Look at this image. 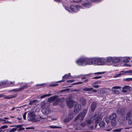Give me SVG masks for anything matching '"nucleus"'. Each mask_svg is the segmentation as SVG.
Masks as SVG:
<instances>
[{"label": "nucleus", "instance_id": "f257e3e1", "mask_svg": "<svg viewBox=\"0 0 132 132\" xmlns=\"http://www.w3.org/2000/svg\"><path fill=\"white\" fill-rule=\"evenodd\" d=\"M76 62L77 64L80 66L90 64V59L86 57L80 58Z\"/></svg>", "mask_w": 132, "mask_h": 132}, {"label": "nucleus", "instance_id": "f03ea898", "mask_svg": "<svg viewBox=\"0 0 132 132\" xmlns=\"http://www.w3.org/2000/svg\"><path fill=\"white\" fill-rule=\"evenodd\" d=\"M102 117L101 115L98 113V112L96 113L94 117H93V119L95 120V123H98L102 120Z\"/></svg>", "mask_w": 132, "mask_h": 132}, {"label": "nucleus", "instance_id": "7ed1b4c3", "mask_svg": "<svg viewBox=\"0 0 132 132\" xmlns=\"http://www.w3.org/2000/svg\"><path fill=\"white\" fill-rule=\"evenodd\" d=\"M87 112V110L86 109L84 110L82 112L78 114L77 116L75 119V120L79 119L81 120L83 119V118L85 117Z\"/></svg>", "mask_w": 132, "mask_h": 132}, {"label": "nucleus", "instance_id": "20e7f679", "mask_svg": "<svg viewBox=\"0 0 132 132\" xmlns=\"http://www.w3.org/2000/svg\"><path fill=\"white\" fill-rule=\"evenodd\" d=\"M43 104H42V106L43 107V108L42 110V113L44 114L47 115L50 114L51 113V111L50 110L49 108L48 107L46 108L45 106V105L43 107V106L45 105V104L44 103H43Z\"/></svg>", "mask_w": 132, "mask_h": 132}, {"label": "nucleus", "instance_id": "39448f33", "mask_svg": "<svg viewBox=\"0 0 132 132\" xmlns=\"http://www.w3.org/2000/svg\"><path fill=\"white\" fill-rule=\"evenodd\" d=\"M27 87V84L26 83L23 86L17 89H13L11 90H9V92H18L26 88Z\"/></svg>", "mask_w": 132, "mask_h": 132}, {"label": "nucleus", "instance_id": "423d86ee", "mask_svg": "<svg viewBox=\"0 0 132 132\" xmlns=\"http://www.w3.org/2000/svg\"><path fill=\"white\" fill-rule=\"evenodd\" d=\"M28 120L33 121L36 117L35 113L34 111H31L28 114Z\"/></svg>", "mask_w": 132, "mask_h": 132}, {"label": "nucleus", "instance_id": "0eeeda50", "mask_svg": "<svg viewBox=\"0 0 132 132\" xmlns=\"http://www.w3.org/2000/svg\"><path fill=\"white\" fill-rule=\"evenodd\" d=\"M73 117V116L72 112H70L68 116L64 119V122H68L70 120L72 119Z\"/></svg>", "mask_w": 132, "mask_h": 132}, {"label": "nucleus", "instance_id": "6e6552de", "mask_svg": "<svg viewBox=\"0 0 132 132\" xmlns=\"http://www.w3.org/2000/svg\"><path fill=\"white\" fill-rule=\"evenodd\" d=\"M97 65H103L106 63V60L104 58H97Z\"/></svg>", "mask_w": 132, "mask_h": 132}, {"label": "nucleus", "instance_id": "1a4fd4ad", "mask_svg": "<svg viewBox=\"0 0 132 132\" xmlns=\"http://www.w3.org/2000/svg\"><path fill=\"white\" fill-rule=\"evenodd\" d=\"M65 10L69 12H71L70 10L72 12H76L77 11V10L75 8V6L73 5H70L69 7L65 6Z\"/></svg>", "mask_w": 132, "mask_h": 132}, {"label": "nucleus", "instance_id": "9d476101", "mask_svg": "<svg viewBox=\"0 0 132 132\" xmlns=\"http://www.w3.org/2000/svg\"><path fill=\"white\" fill-rule=\"evenodd\" d=\"M81 108V105L76 103L74 108V112L75 113H78L80 111Z\"/></svg>", "mask_w": 132, "mask_h": 132}, {"label": "nucleus", "instance_id": "9b49d317", "mask_svg": "<svg viewBox=\"0 0 132 132\" xmlns=\"http://www.w3.org/2000/svg\"><path fill=\"white\" fill-rule=\"evenodd\" d=\"M132 90V88L129 86H125L122 88V91L126 93L129 91Z\"/></svg>", "mask_w": 132, "mask_h": 132}, {"label": "nucleus", "instance_id": "f8f14e48", "mask_svg": "<svg viewBox=\"0 0 132 132\" xmlns=\"http://www.w3.org/2000/svg\"><path fill=\"white\" fill-rule=\"evenodd\" d=\"M76 103L75 102L73 101H69L67 102V106L70 108H72L73 105Z\"/></svg>", "mask_w": 132, "mask_h": 132}, {"label": "nucleus", "instance_id": "ddd939ff", "mask_svg": "<svg viewBox=\"0 0 132 132\" xmlns=\"http://www.w3.org/2000/svg\"><path fill=\"white\" fill-rule=\"evenodd\" d=\"M17 96L16 94H15L13 95H4V98L7 99H10L12 98L16 97Z\"/></svg>", "mask_w": 132, "mask_h": 132}, {"label": "nucleus", "instance_id": "4468645a", "mask_svg": "<svg viewBox=\"0 0 132 132\" xmlns=\"http://www.w3.org/2000/svg\"><path fill=\"white\" fill-rule=\"evenodd\" d=\"M122 60L120 58L114 57H112V62L113 63H117L120 62Z\"/></svg>", "mask_w": 132, "mask_h": 132}, {"label": "nucleus", "instance_id": "2eb2a0df", "mask_svg": "<svg viewBox=\"0 0 132 132\" xmlns=\"http://www.w3.org/2000/svg\"><path fill=\"white\" fill-rule=\"evenodd\" d=\"M117 117V115L116 114L114 113H112L109 117V119L112 120L116 119Z\"/></svg>", "mask_w": 132, "mask_h": 132}, {"label": "nucleus", "instance_id": "dca6fc26", "mask_svg": "<svg viewBox=\"0 0 132 132\" xmlns=\"http://www.w3.org/2000/svg\"><path fill=\"white\" fill-rule=\"evenodd\" d=\"M97 58H91V64H95L97 65Z\"/></svg>", "mask_w": 132, "mask_h": 132}, {"label": "nucleus", "instance_id": "f3484780", "mask_svg": "<svg viewBox=\"0 0 132 132\" xmlns=\"http://www.w3.org/2000/svg\"><path fill=\"white\" fill-rule=\"evenodd\" d=\"M82 6L88 8L90 7L91 6V3L88 2L84 3L81 4Z\"/></svg>", "mask_w": 132, "mask_h": 132}, {"label": "nucleus", "instance_id": "a211bd4d", "mask_svg": "<svg viewBox=\"0 0 132 132\" xmlns=\"http://www.w3.org/2000/svg\"><path fill=\"white\" fill-rule=\"evenodd\" d=\"M86 121L87 122V123L85 122L81 123V125L82 127H84L86 126L91 123V120L90 119H89L88 120H87Z\"/></svg>", "mask_w": 132, "mask_h": 132}, {"label": "nucleus", "instance_id": "6ab92c4d", "mask_svg": "<svg viewBox=\"0 0 132 132\" xmlns=\"http://www.w3.org/2000/svg\"><path fill=\"white\" fill-rule=\"evenodd\" d=\"M96 107V103L95 102H93L91 104V111H93Z\"/></svg>", "mask_w": 132, "mask_h": 132}, {"label": "nucleus", "instance_id": "aec40b11", "mask_svg": "<svg viewBox=\"0 0 132 132\" xmlns=\"http://www.w3.org/2000/svg\"><path fill=\"white\" fill-rule=\"evenodd\" d=\"M22 125H16L15 126V127L17 129V128H19V129L18 130V131H19L20 130H23L24 129V128H21Z\"/></svg>", "mask_w": 132, "mask_h": 132}, {"label": "nucleus", "instance_id": "412c9836", "mask_svg": "<svg viewBox=\"0 0 132 132\" xmlns=\"http://www.w3.org/2000/svg\"><path fill=\"white\" fill-rule=\"evenodd\" d=\"M58 96L56 95L53 97H51L48 99V101L49 102H51L54 100H55L57 98Z\"/></svg>", "mask_w": 132, "mask_h": 132}, {"label": "nucleus", "instance_id": "4be33fe9", "mask_svg": "<svg viewBox=\"0 0 132 132\" xmlns=\"http://www.w3.org/2000/svg\"><path fill=\"white\" fill-rule=\"evenodd\" d=\"M55 100L56 101L53 103L54 105H56L57 104H59V103L61 101V100L60 98H57Z\"/></svg>", "mask_w": 132, "mask_h": 132}, {"label": "nucleus", "instance_id": "5701e85b", "mask_svg": "<svg viewBox=\"0 0 132 132\" xmlns=\"http://www.w3.org/2000/svg\"><path fill=\"white\" fill-rule=\"evenodd\" d=\"M105 59L106 60V62H110L111 61H112V57H108L105 58Z\"/></svg>", "mask_w": 132, "mask_h": 132}, {"label": "nucleus", "instance_id": "b1692460", "mask_svg": "<svg viewBox=\"0 0 132 132\" xmlns=\"http://www.w3.org/2000/svg\"><path fill=\"white\" fill-rule=\"evenodd\" d=\"M130 59L129 57H124L123 60L122 59H121L122 60L121 61H122L124 62L127 63L129 62V60Z\"/></svg>", "mask_w": 132, "mask_h": 132}, {"label": "nucleus", "instance_id": "393cba45", "mask_svg": "<svg viewBox=\"0 0 132 132\" xmlns=\"http://www.w3.org/2000/svg\"><path fill=\"white\" fill-rule=\"evenodd\" d=\"M37 100H34L32 101H30L29 104L30 105H34L35 104H36L37 103Z\"/></svg>", "mask_w": 132, "mask_h": 132}, {"label": "nucleus", "instance_id": "a878e982", "mask_svg": "<svg viewBox=\"0 0 132 132\" xmlns=\"http://www.w3.org/2000/svg\"><path fill=\"white\" fill-rule=\"evenodd\" d=\"M124 71H122L120 72H121V73H119V74H117L116 75L114 76V78L118 77H120V76H121L122 75H124L123 72H124Z\"/></svg>", "mask_w": 132, "mask_h": 132}, {"label": "nucleus", "instance_id": "bb28decb", "mask_svg": "<svg viewBox=\"0 0 132 132\" xmlns=\"http://www.w3.org/2000/svg\"><path fill=\"white\" fill-rule=\"evenodd\" d=\"M75 9L77 10V12L78 11H79V9H81L82 8V7L80 6L79 5H76L75 6Z\"/></svg>", "mask_w": 132, "mask_h": 132}, {"label": "nucleus", "instance_id": "cd10ccee", "mask_svg": "<svg viewBox=\"0 0 132 132\" xmlns=\"http://www.w3.org/2000/svg\"><path fill=\"white\" fill-rule=\"evenodd\" d=\"M132 115V113L131 114V112L130 111L127 112L126 114V118L127 119V118H129V119L130 117Z\"/></svg>", "mask_w": 132, "mask_h": 132}, {"label": "nucleus", "instance_id": "c85d7f7f", "mask_svg": "<svg viewBox=\"0 0 132 132\" xmlns=\"http://www.w3.org/2000/svg\"><path fill=\"white\" fill-rule=\"evenodd\" d=\"M111 123L112 125L113 126H115L116 125V119H114L111 121Z\"/></svg>", "mask_w": 132, "mask_h": 132}, {"label": "nucleus", "instance_id": "c756f323", "mask_svg": "<svg viewBox=\"0 0 132 132\" xmlns=\"http://www.w3.org/2000/svg\"><path fill=\"white\" fill-rule=\"evenodd\" d=\"M105 125V123L104 121H102L99 124V125L100 127H103Z\"/></svg>", "mask_w": 132, "mask_h": 132}, {"label": "nucleus", "instance_id": "7c9ffc66", "mask_svg": "<svg viewBox=\"0 0 132 132\" xmlns=\"http://www.w3.org/2000/svg\"><path fill=\"white\" fill-rule=\"evenodd\" d=\"M70 76V73H69L68 75L66 74L64 76H63L62 78L63 79H66L68 78Z\"/></svg>", "mask_w": 132, "mask_h": 132}, {"label": "nucleus", "instance_id": "2f4dec72", "mask_svg": "<svg viewBox=\"0 0 132 132\" xmlns=\"http://www.w3.org/2000/svg\"><path fill=\"white\" fill-rule=\"evenodd\" d=\"M125 110V109L124 108H120L118 110V111L120 113H122Z\"/></svg>", "mask_w": 132, "mask_h": 132}, {"label": "nucleus", "instance_id": "473e14b6", "mask_svg": "<svg viewBox=\"0 0 132 132\" xmlns=\"http://www.w3.org/2000/svg\"><path fill=\"white\" fill-rule=\"evenodd\" d=\"M123 128H120L118 129H115L113 130V132H120L121 130L123 129Z\"/></svg>", "mask_w": 132, "mask_h": 132}, {"label": "nucleus", "instance_id": "72a5a7b5", "mask_svg": "<svg viewBox=\"0 0 132 132\" xmlns=\"http://www.w3.org/2000/svg\"><path fill=\"white\" fill-rule=\"evenodd\" d=\"M123 73L124 75L127 74V73H129L130 74H130H131V73L132 72V70H128L126 71H124L123 72Z\"/></svg>", "mask_w": 132, "mask_h": 132}, {"label": "nucleus", "instance_id": "f704fd0d", "mask_svg": "<svg viewBox=\"0 0 132 132\" xmlns=\"http://www.w3.org/2000/svg\"><path fill=\"white\" fill-rule=\"evenodd\" d=\"M105 72H97L95 73H93L92 74H97V75H101L103 74Z\"/></svg>", "mask_w": 132, "mask_h": 132}, {"label": "nucleus", "instance_id": "c9c22d12", "mask_svg": "<svg viewBox=\"0 0 132 132\" xmlns=\"http://www.w3.org/2000/svg\"><path fill=\"white\" fill-rule=\"evenodd\" d=\"M7 80H4L3 81L0 82V86L5 84L7 83Z\"/></svg>", "mask_w": 132, "mask_h": 132}, {"label": "nucleus", "instance_id": "e433bc0d", "mask_svg": "<svg viewBox=\"0 0 132 132\" xmlns=\"http://www.w3.org/2000/svg\"><path fill=\"white\" fill-rule=\"evenodd\" d=\"M128 123L130 124H132V115L130 117L128 121Z\"/></svg>", "mask_w": 132, "mask_h": 132}, {"label": "nucleus", "instance_id": "4c0bfd02", "mask_svg": "<svg viewBox=\"0 0 132 132\" xmlns=\"http://www.w3.org/2000/svg\"><path fill=\"white\" fill-rule=\"evenodd\" d=\"M51 95V94H48L46 95H43L41 96L40 97V98H43L46 96H50Z\"/></svg>", "mask_w": 132, "mask_h": 132}, {"label": "nucleus", "instance_id": "58836bf2", "mask_svg": "<svg viewBox=\"0 0 132 132\" xmlns=\"http://www.w3.org/2000/svg\"><path fill=\"white\" fill-rule=\"evenodd\" d=\"M95 84H94L93 83L92 84V85L95 88H98L100 87L99 85H95Z\"/></svg>", "mask_w": 132, "mask_h": 132}, {"label": "nucleus", "instance_id": "ea45409f", "mask_svg": "<svg viewBox=\"0 0 132 132\" xmlns=\"http://www.w3.org/2000/svg\"><path fill=\"white\" fill-rule=\"evenodd\" d=\"M17 130L16 128L15 127V128H14L11 129L9 131V132H15Z\"/></svg>", "mask_w": 132, "mask_h": 132}, {"label": "nucleus", "instance_id": "a19ab883", "mask_svg": "<svg viewBox=\"0 0 132 132\" xmlns=\"http://www.w3.org/2000/svg\"><path fill=\"white\" fill-rule=\"evenodd\" d=\"M123 80L125 81H130L132 80V78H125L123 79Z\"/></svg>", "mask_w": 132, "mask_h": 132}, {"label": "nucleus", "instance_id": "79ce46f5", "mask_svg": "<svg viewBox=\"0 0 132 132\" xmlns=\"http://www.w3.org/2000/svg\"><path fill=\"white\" fill-rule=\"evenodd\" d=\"M8 127V126L7 125H4V126H1L0 128V129H4L7 128Z\"/></svg>", "mask_w": 132, "mask_h": 132}, {"label": "nucleus", "instance_id": "37998d69", "mask_svg": "<svg viewBox=\"0 0 132 132\" xmlns=\"http://www.w3.org/2000/svg\"><path fill=\"white\" fill-rule=\"evenodd\" d=\"M82 90L86 91H91V88H86L83 89Z\"/></svg>", "mask_w": 132, "mask_h": 132}, {"label": "nucleus", "instance_id": "c03bdc74", "mask_svg": "<svg viewBox=\"0 0 132 132\" xmlns=\"http://www.w3.org/2000/svg\"><path fill=\"white\" fill-rule=\"evenodd\" d=\"M102 77V76H96L94 77L93 78V79H98L101 78Z\"/></svg>", "mask_w": 132, "mask_h": 132}, {"label": "nucleus", "instance_id": "a18cd8bd", "mask_svg": "<svg viewBox=\"0 0 132 132\" xmlns=\"http://www.w3.org/2000/svg\"><path fill=\"white\" fill-rule=\"evenodd\" d=\"M26 114H27L26 112H25L23 114V119L24 120H25L26 119Z\"/></svg>", "mask_w": 132, "mask_h": 132}, {"label": "nucleus", "instance_id": "49530a36", "mask_svg": "<svg viewBox=\"0 0 132 132\" xmlns=\"http://www.w3.org/2000/svg\"><path fill=\"white\" fill-rule=\"evenodd\" d=\"M120 87L119 86H114L112 87V89H119Z\"/></svg>", "mask_w": 132, "mask_h": 132}, {"label": "nucleus", "instance_id": "de8ad7c7", "mask_svg": "<svg viewBox=\"0 0 132 132\" xmlns=\"http://www.w3.org/2000/svg\"><path fill=\"white\" fill-rule=\"evenodd\" d=\"M101 1V0H91V2H99Z\"/></svg>", "mask_w": 132, "mask_h": 132}, {"label": "nucleus", "instance_id": "09e8293b", "mask_svg": "<svg viewBox=\"0 0 132 132\" xmlns=\"http://www.w3.org/2000/svg\"><path fill=\"white\" fill-rule=\"evenodd\" d=\"M101 82L100 81H98L93 83L95 84H101Z\"/></svg>", "mask_w": 132, "mask_h": 132}, {"label": "nucleus", "instance_id": "8fccbe9b", "mask_svg": "<svg viewBox=\"0 0 132 132\" xmlns=\"http://www.w3.org/2000/svg\"><path fill=\"white\" fill-rule=\"evenodd\" d=\"M88 75H84L83 77L81 78V79H84L86 78V77L88 76Z\"/></svg>", "mask_w": 132, "mask_h": 132}, {"label": "nucleus", "instance_id": "3c124183", "mask_svg": "<svg viewBox=\"0 0 132 132\" xmlns=\"http://www.w3.org/2000/svg\"><path fill=\"white\" fill-rule=\"evenodd\" d=\"M92 91L94 92H97V90L94 89L93 88H91V92Z\"/></svg>", "mask_w": 132, "mask_h": 132}, {"label": "nucleus", "instance_id": "603ef678", "mask_svg": "<svg viewBox=\"0 0 132 132\" xmlns=\"http://www.w3.org/2000/svg\"><path fill=\"white\" fill-rule=\"evenodd\" d=\"M50 127L51 128H59L58 127H57L55 126H50Z\"/></svg>", "mask_w": 132, "mask_h": 132}, {"label": "nucleus", "instance_id": "864d4df0", "mask_svg": "<svg viewBox=\"0 0 132 132\" xmlns=\"http://www.w3.org/2000/svg\"><path fill=\"white\" fill-rule=\"evenodd\" d=\"M2 121L3 122V123H7V121L5 119H3L2 120Z\"/></svg>", "mask_w": 132, "mask_h": 132}, {"label": "nucleus", "instance_id": "5fc2aeb1", "mask_svg": "<svg viewBox=\"0 0 132 132\" xmlns=\"http://www.w3.org/2000/svg\"><path fill=\"white\" fill-rule=\"evenodd\" d=\"M57 85H58V84H53L52 85H50V86H51V87L52 86H56Z\"/></svg>", "mask_w": 132, "mask_h": 132}, {"label": "nucleus", "instance_id": "6e6d98bb", "mask_svg": "<svg viewBox=\"0 0 132 132\" xmlns=\"http://www.w3.org/2000/svg\"><path fill=\"white\" fill-rule=\"evenodd\" d=\"M73 81V80H68L67 81V82L68 83L71 82H72Z\"/></svg>", "mask_w": 132, "mask_h": 132}, {"label": "nucleus", "instance_id": "4d7b16f0", "mask_svg": "<svg viewBox=\"0 0 132 132\" xmlns=\"http://www.w3.org/2000/svg\"><path fill=\"white\" fill-rule=\"evenodd\" d=\"M26 129H34V128L33 127H26Z\"/></svg>", "mask_w": 132, "mask_h": 132}, {"label": "nucleus", "instance_id": "13d9d810", "mask_svg": "<svg viewBox=\"0 0 132 132\" xmlns=\"http://www.w3.org/2000/svg\"><path fill=\"white\" fill-rule=\"evenodd\" d=\"M82 0H79L78 1H77L75 2L77 3H81V2H82Z\"/></svg>", "mask_w": 132, "mask_h": 132}, {"label": "nucleus", "instance_id": "bf43d9fd", "mask_svg": "<svg viewBox=\"0 0 132 132\" xmlns=\"http://www.w3.org/2000/svg\"><path fill=\"white\" fill-rule=\"evenodd\" d=\"M126 66L128 67H130L131 66V65L128 64H126Z\"/></svg>", "mask_w": 132, "mask_h": 132}, {"label": "nucleus", "instance_id": "052dcab7", "mask_svg": "<svg viewBox=\"0 0 132 132\" xmlns=\"http://www.w3.org/2000/svg\"><path fill=\"white\" fill-rule=\"evenodd\" d=\"M86 1L88 3H91V0H86Z\"/></svg>", "mask_w": 132, "mask_h": 132}, {"label": "nucleus", "instance_id": "680f3d73", "mask_svg": "<svg viewBox=\"0 0 132 132\" xmlns=\"http://www.w3.org/2000/svg\"><path fill=\"white\" fill-rule=\"evenodd\" d=\"M15 107H13L11 109V111H13V110H14V109H15Z\"/></svg>", "mask_w": 132, "mask_h": 132}, {"label": "nucleus", "instance_id": "e2e57ef3", "mask_svg": "<svg viewBox=\"0 0 132 132\" xmlns=\"http://www.w3.org/2000/svg\"><path fill=\"white\" fill-rule=\"evenodd\" d=\"M12 122H10L9 121H7V123H11Z\"/></svg>", "mask_w": 132, "mask_h": 132}, {"label": "nucleus", "instance_id": "0e129e2a", "mask_svg": "<svg viewBox=\"0 0 132 132\" xmlns=\"http://www.w3.org/2000/svg\"><path fill=\"white\" fill-rule=\"evenodd\" d=\"M17 119L19 120H21V118H18Z\"/></svg>", "mask_w": 132, "mask_h": 132}, {"label": "nucleus", "instance_id": "69168bd1", "mask_svg": "<svg viewBox=\"0 0 132 132\" xmlns=\"http://www.w3.org/2000/svg\"><path fill=\"white\" fill-rule=\"evenodd\" d=\"M4 119H9V118H7V117H5L4 118Z\"/></svg>", "mask_w": 132, "mask_h": 132}, {"label": "nucleus", "instance_id": "338daca9", "mask_svg": "<svg viewBox=\"0 0 132 132\" xmlns=\"http://www.w3.org/2000/svg\"><path fill=\"white\" fill-rule=\"evenodd\" d=\"M10 82L11 84H13V83H14V81H13L12 82L10 81Z\"/></svg>", "mask_w": 132, "mask_h": 132}, {"label": "nucleus", "instance_id": "774afa93", "mask_svg": "<svg viewBox=\"0 0 132 132\" xmlns=\"http://www.w3.org/2000/svg\"><path fill=\"white\" fill-rule=\"evenodd\" d=\"M88 81V79H86V80H85L84 82H86V81Z\"/></svg>", "mask_w": 132, "mask_h": 132}]
</instances>
